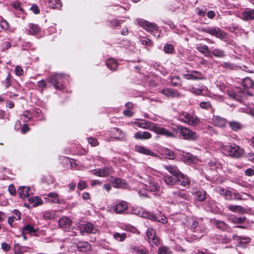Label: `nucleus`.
<instances>
[{"label": "nucleus", "mask_w": 254, "mask_h": 254, "mask_svg": "<svg viewBox=\"0 0 254 254\" xmlns=\"http://www.w3.org/2000/svg\"><path fill=\"white\" fill-rule=\"evenodd\" d=\"M221 149L224 153L234 158L240 157L244 152V150L236 144L223 145Z\"/></svg>", "instance_id": "1"}, {"label": "nucleus", "mask_w": 254, "mask_h": 254, "mask_svg": "<svg viewBox=\"0 0 254 254\" xmlns=\"http://www.w3.org/2000/svg\"><path fill=\"white\" fill-rule=\"evenodd\" d=\"M138 23L139 25L147 31L150 32L154 36H159L160 32L158 30L157 26L155 24L150 23L144 20H140Z\"/></svg>", "instance_id": "2"}, {"label": "nucleus", "mask_w": 254, "mask_h": 254, "mask_svg": "<svg viewBox=\"0 0 254 254\" xmlns=\"http://www.w3.org/2000/svg\"><path fill=\"white\" fill-rule=\"evenodd\" d=\"M179 129L180 134L185 139L195 140L198 137V135L196 132L187 127H180Z\"/></svg>", "instance_id": "3"}, {"label": "nucleus", "mask_w": 254, "mask_h": 254, "mask_svg": "<svg viewBox=\"0 0 254 254\" xmlns=\"http://www.w3.org/2000/svg\"><path fill=\"white\" fill-rule=\"evenodd\" d=\"M180 120L191 126L198 124L199 119L195 116H192L187 113H183L180 115Z\"/></svg>", "instance_id": "4"}, {"label": "nucleus", "mask_w": 254, "mask_h": 254, "mask_svg": "<svg viewBox=\"0 0 254 254\" xmlns=\"http://www.w3.org/2000/svg\"><path fill=\"white\" fill-rule=\"evenodd\" d=\"M65 78L62 74H56L49 78V81L56 89H62L64 88L63 82Z\"/></svg>", "instance_id": "5"}, {"label": "nucleus", "mask_w": 254, "mask_h": 254, "mask_svg": "<svg viewBox=\"0 0 254 254\" xmlns=\"http://www.w3.org/2000/svg\"><path fill=\"white\" fill-rule=\"evenodd\" d=\"M202 31L220 39H224L226 37V33L218 28H202Z\"/></svg>", "instance_id": "6"}, {"label": "nucleus", "mask_w": 254, "mask_h": 254, "mask_svg": "<svg viewBox=\"0 0 254 254\" xmlns=\"http://www.w3.org/2000/svg\"><path fill=\"white\" fill-rule=\"evenodd\" d=\"M146 236L150 244L157 246L160 244V240L156 235V232L152 228H148L146 231Z\"/></svg>", "instance_id": "7"}, {"label": "nucleus", "mask_w": 254, "mask_h": 254, "mask_svg": "<svg viewBox=\"0 0 254 254\" xmlns=\"http://www.w3.org/2000/svg\"><path fill=\"white\" fill-rule=\"evenodd\" d=\"M134 124L139 127L152 131L155 124L144 120H138L137 122L134 123Z\"/></svg>", "instance_id": "8"}, {"label": "nucleus", "mask_w": 254, "mask_h": 254, "mask_svg": "<svg viewBox=\"0 0 254 254\" xmlns=\"http://www.w3.org/2000/svg\"><path fill=\"white\" fill-rule=\"evenodd\" d=\"M153 131L155 132L156 133L166 136V137H173L174 136V134L171 131L159 127L157 124H155L154 127L152 130Z\"/></svg>", "instance_id": "9"}, {"label": "nucleus", "mask_w": 254, "mask_h": 254, "mask_svg": "<svg viewBox=\"0 0 254 254\" xmlns=\"http://www.w3.org/2000/svg\"><path fill=\"white\" fill-rule=\"evenodd\" d=\"M81 231L87 233L95 234L98 232V229L91 223L85 222L82 225Z\"/></svg>", "instance_id": "10"}, {"label": "nucleus", "mask_w": 254, "mask_h": 254, "mask_svg": "<svg viewBox=\"0 0 254 254\" xmlns=\"http://www.w3.org/2000/svg\"><path fill=\"white\" fill-rule=\"evenodd\" d=\"M144 186L146 189L150 191H157L159 188L158 184L156 183L152 178L149 177L148 180L145 182Z\"/></svg>", "instance_id": "11"}, {"label": "nucleus", "mask_w": 254, "mask_h": 254, "mask_svg": "<svg viewBox=\"0 0 254 254\" xmlns=\"http://www.w3.org/2000/svg\"><path fill=\"white\" fill-rule=\"evenodd\" d=\"M183 76L187 79L197 80L203 78L202 73L196 70L189 71L187 74H184Z\"/></svg>", "instance_id": "12"}, {"label": "nucleus", "mask_w": 254, "mask_h": 254, "mask_svg": "<svg viewBox=\"0 0 254 254\" xmlns=\"http://www.w3.org/2000/svg\"><path fill=\"white\" fill-rule=\"evenodd\" d=\"M228 95L231 98L238 101H241L245 96V91L237 89V91L229 92Z\"/></svg>", "instance_id": "13"}, {"label": "nucleus", "mask_w": 254, "mask_h": 254, "mask_svg": "<svg viewBox=\"0 0 254 254\" xmlns=\"http://www.w3.org/2000/svg\"><path fill=\"white\" fill-rule=\"evenodd\" d=\"M46 199L48 202H51L54 203H63L64 200L60 199L59 195L56 192H50L45 197Z\"/></svg>", "instance_id": "14"}, {"label": "nucleus", "mask_w": 254, "mask_h": 254, "mask_svg": "<svg viewBox=\"0 0 254 254\" xmlns=\"http://www.w3.org/2000/svg\"><path fill=\"white\" fill-rule=\"evenodd\" d=\"M20 197L22 199H29V195L32 193V191L29 187H21L18 190Z\"/></svg>", "instance_id": "15"}, {"label": "nucleus", "mask_w": 254, "mask_h": 254, "mask_svg": "<svg viewBox=\"0 0 254 254\" xmlns=\"http://www.w3.org/2000/svg\"><path fill=\"white\" fill-rule=\"evenodd\" d=\"M211 222L212 224L221 231H228L229 229V226L223 221L214 219L211 220Z\"/></svg>", "instance_id": "16"}, {"label": "nucleus", "mask_w": 254, "mask_h": 254, "mask_svg": "<svg viewBox=\"0 0 254 254\" xmlns=\"http://www.w3.org/2000/svg\"><path fill=\"white\" fill-rule=\"evenodd\" d=\"M161 93L165 96L170 97H179L181 94L176 90L172 88H166L162 90Z\"/></svg>", "instance_id": "17"}, {"label": "nucleus", "mask_w": 254, "mask_h": 254, "mask_svg": "<svg viewBox=\"0 0 254 254\" xmlns=\"http://www.w3.org/2000/svg\"><path fill=\"white\" fill-rule=\"evenodd\" d=\"M135 151H137L138 152L145 155H150L152 156H156L155 153L153 152L149 149H147L145 147L142 146L141 145H136L135 146Z\"/></svg>", "instance_id": "18"}, {"label": "nucleus", "mask_w": 254, "mask_h": 254, "mask_svg": "<svg viewBox=\"0 0 254 254\" xmlns=\"http://www.w3.org/2000/svg\"><path fill=\"white\" fill-rule=\"evenodd\" d=\"M71 224L72 221L70 219L66 217H63L59 220V225L63 228H69Z\"/></svg>", "instance_id": "19"}, {"label": "nucleus", "mask_w": 254, "mask_h": 254, "mask_svg": "<svg viewBox=\"0 0 254 254\" xmlns=\"http://www.w3.org/2000/svg\"><path fill=\"white\" fill-rule=\"evenodd\" d=\"M176 181L179 183L180 185L184 187L189 186L190 183V181L188 179V177L186 176L182 173L178 176L177 178Z\"/></svg>", "instance_id": "20"}, {"label": "nucleus", "mask_w": 254, "mask_h": 254, "mask_svg": "<svg viewBox=\"0 0 254 254\" xmlns=\"http://www.w3.org/2000/svg\"><path fill=\"white\" fill-rule=\"evenodd\" d=\"M214 124L218 127H223L226 124V120L219 116H214L213 118Z\"/></svg>", "instance_id": "21"}, {"label": "nucleus", "mask_w": 254, "mask_h": 254, "mask_svg": "<svg viewBox=\"0 0 254 254\" xmlns=\"http://www.w3.org/2000/svg\"><path fill=\"white\" fill-rule=\"evenodd\" d=\"M151 134L148 131H138L134 135V137L138 139H148L151 137Z\"/></svg>", "instance_id": "22"}, {"label": "nucleus", "mask_w": 254, "mask_h": 254, "mask_svg": "<svg viewBox=\"0 0 254 254\" xmlns=\"http://www.w3.org/2000/svg\"><path fill=\"white\" fill-rule=\"evenodd\" d=\"M127 208L126 202H121L113 207V210L116 213H121L126 210Z\"/></svg>", "instance_id": "23"}, {"label": "nucleus", "mask_w": 254, "mask_h": 254, "mask_svg": "<svg viewBox=\"0 0 254 254\" xmlns=\"http://www.w3.org/2000/svg\"><path fill=\"white\" fill-rule=\"evenodd\" d=\"M164 168L172 175L175 176L176 177H178L180 174H181L182 173L179 171L178 168L175 166L172 165H167L165 166Z\"/></svg>", "instance_id": "24"}, {"label": "nucleus", "mask_w": 254, "mask_h": 254, "mask_svg": "<svg viewBox=\"0 0 254 254\" xmlns=\"http://www.w3.org/2000/svg\"><path fill=\"white\" fill-rule=\"evenodd\" d=\"M181 160L184 162L192 163L196 161V157L190 153H187L182 156Z\"/></svg>", "instance_id": "25"}, {"label": "nucleus", "mask_w": 254, "mask_h": 254, "mask_svg": "<svg viewBox=\"0 0 254 254\" xmlns=\"http://www.w3.org/2000/svg\"><path fill=\"white\" fill-rule=\"evenodd\" d=\"M196 49L205 56L211 57L210 55L211 53L206 45L199 44L197 46Z\"/></svg>", "instance_id": "26"}, {"label": "nucleus", "mask_w": 254, "mask_h": 254, "mask_svg": "<svg viewBox=\"0 0 254 254\" xmlns=\"http://www.w3.org/2000/svg\"><path fill=\"white\" fill-rule=\"evenodd\" d=\"M253 9H247L245 10L241 15V18L244 20H250L253 19Z\"/></svg>", "instance_id": "27"}, {"label": "nucleus", "mask_w": 254, "mask_h": 254, "mask_svg": "<svg viewBox=\"0 0 254 254\" xmlns=\"http://www.w3.org/2000/svg\"><path fill=\"white\" fill-rule=\"evenodd\" d=\"M206 87L204 86V85H201L199 86L198 88H195L194 87H190L188 90L192 93L199 95L202 94L203 91H204L206 89Z\"/></svg>", "instance_id": "28"}, {"label": "nucleus", "mask_w": 254, "mask_h": 254, "mask_svg": "<svg viewBox=\"0 0 254 254\" xmlns=\"http://www.w3.org/2000/svg\"><path fill=\"white\" fill-rule=\"evenodd\" d=\"M113 185L115 188L123 189L127 186L126 183L123 180L118 178L113 180Z\"/></svg>", "instance_id": "29"}, {"label": "nucleus", "mask_w": 254, "mask_h": 254, "mask_svg": "<svg viewBox=\"0 0 254 254\" xmlns=\"http://www.w3.org/2000/svg\"><path fill=\"white\" fill-rule=\"evenodd\" d=\"M195 198L198 201H203L206 198V192L202 190H197L195 193Z\"/></svg>", "instance_id": "30"}, {"label": "nucleus", "mask_w": 254, "mask_h": 254, "mask_svg": "<svg viewBox=\"0 0 254 254\" xmlns=\"http://www.w3.org/2000/svg\"><path fill=\"white\" fill-rule=\"evenodd\" d=\"M29 202L33 204L34 206H37L43 203L42 200L38 196H31L28 199Z\"/></svg>", "instance_id": "31"}, {"label": "nucleus", "mask_w": 254, "mask_h": 254, "mask_svg": "<svg viewBox=\"0 0 254 254\" xmlns=\"http://www.w3.org/2000/svg\"><path fill=\"white\" fill-rule=\"evenodd\" d=\"M106 64L108 67L112 70H116L118 67V64L114 59L107 60Z\"/></svg>", "instance_id": "32"}, {"label": "nucleus", "mask_w": 254, "mask_h": 254, "mask_svg": "<svg viewBox=\"0 0 254 254\" xmlns=\"http://www.w3.org/2000/svg\"><path fill=\"white\" fill-rule=\"evenodd\" d=\"M163 180L166 185L171 186L175 185L177 182V181L173 177L169 175H165Z\"/></svg>", "instance_id": "33"}, {"label": "nucleus", "mask_w": 254, "mask_h": 254, "mask_svg": "<svg viewBox=\"0 0 254 254\" xmlns=\"http://www.w3.org/2000/svg\"><path fill=\"white\" fill-rule=\"evenodd\" d=\"M162 154L165 155L169 159H174L176 156L174 151L170 149H165L163 150Z\"/></svg>", "instance_id": "34"}, {"label": "nucleus", "mask_w": 254, "mask_h": 254, "mask_svg": "<svg viewBox=\"0 0 254 254\" xmlns=\"http://www.w3.org/2000/svg\"><path fill=\"white\" fill-rule=\"evenodd\" d=\"M131 252L136 254H147V253L146 249L143 247H131Z\"/></svg>", "instance_id": "35"}, {"label": "nucleus", "mask_w": 254, "mask_h": 254, "mask_svg": "<svg viewBox=\"0 0 254 254\" xmlns=\"http://www.w3.org/2000/svg\"><path fill=\"white\" fill-rule=\"evenodd\" d=\"M242 84L246 88H249L253 87L254 82L250 78L247 77L243 79Z\"/></svg>", "instance_id": "36"}, {"label": "nucleus", "mask_w": 254, "mask_h": 254, "mask_svg": "<svg viewBox=\"0 0 254 254\" xmlns=\"http://www.w3.org/2000/svg\"><path fill=\"white\" fill-rule=\"evenodd\" d=\"M77 248L79 251L84 252L90 249V245L87 242H81L78 244Z\"/></svg>", "instance_id": "37"}, {"label": "nucleus", "mask_w": 254, "mask_h": 254, "mask_svg": "<svg viewBox=\"0 0 254 254\" xmlns=\"http://www.w3.org/2000/svg\"><path fill=\"white\" fill-rule=\"evenodd\" d=\"M211 53L214 56L217 58H223L225 57V52L219 49H214Z\"/></svg>", "instance_id": "38"}, {"label": "nucleus", "mask_w": 254, "mask_h": 254, "mask_svg": "<svg viewBox=\"0 0 254 254\" xmlns=\"http://www.w3.org/2000/svg\"><path fill=\"white\" fill-rule=\"evenodd\" d=\"M173 194L174 195V197H176V198L179 197L186 200L189 199V195L182 191L179 190L174 191Z\"/></svg>", "instance_id": "39"}, {"label": "nucleus", "mask_w": 254, "mask_h": 254, "mask_svg": "<svg viewBox=\"0 0 254 254\" xmlns=\"http://www.w3.org/2000/svg\"><path fill=\"white\" fill-rule=\"evenodd\" d=\"M29 33L32 35L36 34L40 30L39 27L37 25L34 24H30L29 25Z\"/></svg>", "instance_id": "40"}, {"label": "nucleus", "mask_w": 254, "mask_h": 254, "mask_svg": "<svg viewBox=\"0 0 254 254\" xmlns=\"http://www.w3.org/2000/svg\"><path fill=\"white\" fill-rule=\"evenodd\" d=\"M113 237L115 240L119 242H123L125 240L127 235L125 233L120 234L119 233H115L113 235Z\"/></svg>", "instance_id": "41"}, {"label": "nucleus", "mask_w": 254, "mask_h": 254, "mask_svg": "<svg viewBox=\"0 0 254 254\" xmlns=\"http://www.w3.org/2000/svg\"><path fill=\"white\" fill-rule=\"evenodd\" d=\"M113 131L115 132L117 138H121V139H123L126 137L125 133L124 132L121 131V129L118 128H117V127L114 128Z\"/></svg>", "instance_id": "42"}, {"label": "nucleus", "mask_w": 254, "mask_h": 254, "mask_svg": "<svg viewBox=\"0 0 254 254\" xmlns=\"http://www.w3.org/2000/svg\"><path fill=\"white\" fill-rule=\"evenodd\" d=\"M12 78V75L8 73L5 79L2 81V84L6 87L8 88L11 85V80Z\"/></svg>", "instance_id": "43"}, {"label": "nucleus", "mask_w": 254, "mask_h": 254, "mask_svg": "<svg viewBox=\"0 0 254 254\" xmlns=\"http://www.w3.org/2000/svg\"><path fill=\"white\" fill-rule=\"evenodd\" d=\"M221 66L226 69H234L236 66L229 62H223L221 64Z\"/></svg>", "instance_id": "44"}, {"label": "nucleus", "mask_w": 254, "mask_h": 254, "mask_svg": "<svg viewBox=\"0 0 254 254\" xmlns=\"http://www.w3.org/2000/svg\"><path fill=\"white\" fill-rule=\"evenodd\" d=\"M171 250L168 247L162 246L160 247L158 250L159 254H171Z\"/></svg>", "instance_id": "45"}, {"label": "nucleus", "mask_w": 254, "mask_h": 254, "mask_svg": "<svg viewBox=\"0 0 254 254\" xmlns=\"http://www.w3.org/2000/svg\"><path fill=\"white\" fill-rule=\"evenodd\" d=\"M229 126L232 129L237 131L241 128L240 123L237 122H231L229 123Z\"/></svg>", "instance_id": "46"}, {"label": "nucleus", "mask_w": 254, "mask_h": 254, "mask_svg": "<svg viewBox=\"0 0 254 254\" xmlns=\"http://www.w3.org/2000/svg\"><path fill=\"white\" fill-rule=\"evenodd\" d=\"M140 42L142 45H146L147 47H152L153 46L152 42L148 38H142L140 39Z\"/></svg>", "instance_id": "47"}, {"label": "nucleus", "mask_w": 254, "mask_h": 254, "mask_svg": "<svg viewBox=\"0 0 254 254\" xmlns=\"http://www.w3.org/2000/svg\"><path fill=\"white\" fill-rule=\"evenodd\" d=\"M141 216L143 217L147 218L153 221H157V217L155 215L147 212H142Z\"/></svg>", "instance_id": "48"}, {"label": "nucleus", "mask_w": 254, "mask_h": 254, "mask_svg": "<svg viewBox=\"0 0 254 254\" xmlns=\"http://www.w3.org/2000/svg\"><path fill=\"white\" fill-rule=\"evenodd\" d=\"M171 82L173 86H178L181 84V79L178 76H173L171 78Z\"/></svg>", "instance_id": "49"}, {"label": "nucleus", "mask_w": 254, "mask_h": 254, "mask_svg": "<svg viewBox=\"0 0 254 254\" xmlns=\"http://www.w3.org/2000/svg\"><path fill=\"white\" fill-rule=\"evenodd\" d=\"M36 230L31 225H26L23 229V232L29 233H32L35 232Z\"/></svg>", "instance_id": "50"}, {"label": "nucleus", "mask_w": 254, "mask_h": 254, "mask_svg": "<svg viewBox=\"0 0 254 254\" xmlns=\"http://www.w3.org/2000/svg\"><path fill=\"white\" fill-rule=\"evenodd\" d=\"M101 177H105L109 175L111 173V169L109 168H104L101 169Z\"/></svg>", "instance_id": "51"}, {"label": "nucleus", "mask_w": 254, "mask_h": 254, "mask_svg": "<svg viewBox=\"0 0 254 254\" xmlns=\"http://www.w3.org/2000/svg\"><path fill=\"white\" fill-rule=\"evenodd\" d=\"M174 50V47L171 44H166L164 47V52L167 54L172 53Z\"/></svg>", "instance_id": "52"}, {"label": "nucleus", "mask_w": 254, "mask_h": 254, "mask_svg": "<svg viewBox=\"0 0 254 254\" xmlns=\"http://www.w3.org/2000/svg\"><path fill=\"white\" fill-rule=\"evenodd\" d=\"M51 6L53 9L60 8L62 6L61 1L60 0H54Z\"/></svg>", "instance_id": "53"}, {"label": "nucleus", "mask_w": 254, "mask_h": 254, "mask_svg": "<svg viewBox=\"0 0 254 254\" xmlns=\"http://www.w3.org/2000/svg\"><path fill=\"white\" fill-rule=\"evenodd\" d=\"M228 207L233 212L241 211L242 209V207L239 205H229Z\"/></svg>", "instance_id": "54"}, {"label": "nucleus", "mask_w": 254, "mask_h": 254, "mask_svg": "<svg viewBox=\"0 0 254 254\" xmlns=\"http://www.w3.org/2000/svg\"><path fill=\"white\" fill-rule=\"evenodd\" d=\"M233 239L234 240L237 241L239 243H244V242L247 243V242H249V241H250L249 238L244 239V238L240 237L239 236H237L235 235L233 236Z\"/></svg>", "instance_id": "55"}, {"label": "nucleus", "mask_w": 254, "mask_h": 254, "mask_svg": "<svg viewBox=\"0 0 254 254\" xmlns=\"http://www.w3.org/2000/svg\"><path fill=\"white\" fill-rule=\"evenodd\" d=\"M21 3L18 2H13L11 3V5L16 10H19L21 12H23V9L20 6Z\"/></svg>", "instance_id": "56"}, {"label": "nucleus", "mask_w": 254, "mask_h": 254, "mask_svg": "<svg viewBox=\"0 0 254 254\" xmlns=\"http://www.w3.org/2000/svg\"><path fill=\"white\" fill-rule=\"evenodd\" d=\"M30 10L33 12L35 14H39L40 13V9L39 7L35 4L33 3L30 8Z\"/></svg>", "instance_id": "57"}, {"label": "nucleus", "mask_w": 254, "mask_h": 254, "mask_svg": "<svg viewBox=\"0 0 254 254\" xmlns=\"http://www.w3.org/2000/svg\"><path fill=\"white\" fill-rule=\"evenodd\" d=\"M199 105L201 108L204 109H208L211 108V104L209 102H202Z\"/></svg>", "instance_id": "58"}, {"label": "nucleus", "mask_w": 254, "mask_h": 254, "mask_svg": "<svg viewBox=\"0 0 254 254\" xmlns=\"http://www.w3.org/2000/svg\"><path fill=\"white\" fill-rule=\"evenodd\" d=\"M0 26L3 29H7L9 28V24L5 20H2L0 22Z\"/></svg>", "instance_id": "59"}, {"label": "nucleus", "mask_w": 254, "mask_h": 254, "mask_svg": "<svg viewBox=\"0 0 254 254\" xmlns=\"http://www.w3.org/2000/svg\"><path fill=\"white\" fill-rule=\"evenodd\" d=\"M15 73L18 76H21L23 73V70L21 66L17 65L15 68Z\"/></svg>", "instance_id": "60"}, {"label": "nucleus", "mask_w": 254, "mask_h": 254, "mask_svg": "<svg viewBox=\"0 0 254 254\" xmlns=\"http://www.w3.org/2000/svg\"><path fill=\"white\" fill-rule=\"evenodd\" d=\"M218 192L220 193V194H225L226 195L228 196L229 194H232V191H227L226 190H225L223 188H219L218 189Z\"/></svg>", "instance_id": "61"}, {"label": "nucleus", "mask_w": 254, "mask_h": 254, "mask_svg": "<svg viewBox=\"0 0 254 254\" xmlns=\"http://www.w3.org/2000/svg\"><path fill=\"white\" fill-rule=\"evenodd\" d=\"M88 143L92 146H95L98 145V142L97 139L90 137L88 140Z\"/></svg>", "instance_id": "62"}, {"label": "nucleus", "mask_w": 254, "mask_h": 254, "mask_svg": "<svg viewBox=\"0 0 254 254\" xmlns=\"http://www.w3.org/2000/svg\"><path fill=\"white\" fill-rule=\"evenodd\" d=\"M78 189L82 190L86 187V184L83 181H80L77 185Z\"/></svg>", "instance_id": "63"}, {"label": "nucleus", "mask_w": 254, "mask_h": 254, "mask_svg": "<svg viewBox=\"0 0 254 254\" xmlns=\"http://www.w3.org/2000/svg\"><path fill=\"white\" fill-rule=\"evenodd\" d=\"M29 114V112L27 111H25L22 115L21 119L23 120V121L25 122L28 121L30 120V118L28 117Z\"/></svg>", "instance_id": "64"}]
</instances>
